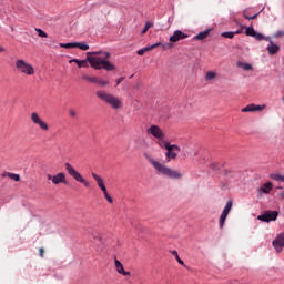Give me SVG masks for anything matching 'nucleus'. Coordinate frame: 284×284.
Segmentation results:
<instances>
[{"label": "nucleus", "instance_id": "obj_1", "mask_svg": "<svg viewBox=\"0 0 284 284\" xmlns=\"http://www.w3.org/2000/svg\"><path fill=\"white\" fill-rule=\"evenodd\" d=\"M87 54L88 55L102 54V58L87 57L85 60L73 59V60H70L69 63H77L78 68H88V63H90L91 68H93L94 70H106V72H112L116 70V67L112 64V62L108 61V59H110V52L94 51V52H88Z\"/></svg>", "mask_w": 284, "mask_h": 284}, {"label": "nucleus", "instance_id": "obj_2", "mask_svg": "<svg viewBox=\"0 0 284 284\" xmlns=\"http://www.w3.org/2000/svg\"><path fill=\"white\" fill-rule=\"evenodd\" d=\"M144 158L154 168L158 174H162V176H166L168 179H183V174L180 171L169 168L165 164L154 160L152 155L144 154Z\"/></svg>", "mask_w": 284, "mask_h": 284}, {"label": "nucleus", "instance_id": "obj_3", "mask_svg": "<svg viewBox=\"0 0 284 284\" xmlns=\"http://www.w3.org/2000/svg\"><path fill=\"white\" fill-rule=\"evenodd\" d=\"M95 97H98L100 101H103V103L110 105V108H112L113 110H121V108H123V102L121 101V99L112 93L103 90H98L95 92Z\"/></svg>", "mask_w": 284, "mask_h": 284}, {"label": "nucleus", "instance_id": "obj_4", "mask_svg": "<svg viewBox=\"0 0 284 284\" xmlns=\"http://www.w3.org/2000/svg\"><path fill=\"white\" fill-rule=\"evenodd\" d=\"M16 70L18 74H24V77H34L36 74L34 67L23 59L16 60Z\"/></svg>", "mask_w": 284, "mask_h": 284}, {"label": "nucleus", "instance_id": "obj_5", "mask_svg": "<svg viewBox=\"0 0 284 284\" xmlns=\"http://www.w3.org/2000/svg\"><path fill=\"white\" fill-rule=\"evenodd\" d=\"M64 168L68 172V174L70 176H72V179H74V181H77L78 183H82V185H84V187H90V182H88V180H85L83 178V175H81V173H79V171H77V169H74V166H72V164L70 163H65Z\"/></svg>", "mask_w": 284, "mask_h": 284}, {"label": "nucleus", "instance_id": "obj_6", "mask_svg": "<svg viewBox=\"0 0 284 284\" xmlns=\"http://www.w3.org/2000/svg\"><path fill=\"white\" fill-rule=\"evenodd\" d=\"M164 149L166 150V163H170V161H174V159L179 156V152H181V146L176 144H171L170 142H164Z\"/></svg>", "mask_w": 284, "mask_h": 284}, {"label": "nucleus", "instance_id": "obj_7", "mask_svg": "<svg viewBox=\"0 0 284 284\" xmlns=\"http://www.w3.org/2000/svg\"><path fill=\"white\" fill-rule=\"evenodd\" d=\"M146 134H151L156 141H164L165 140V132L163 129L156 124H152L148 130Z\"/></svg>", "mask_w": 284, "mask_h": 284}, {"label": "nucleus", "instance_id": "obj_8", "mask_svg": "<svg viewBox=\"0 0 284 284\" xmlns=\"http://www.w3.org/2000/svg\"><path fill=\"white\" fill-rule=\"evenodd\" d=\"M31 121L34 125H38L42 132H48L50 130V125H48V123L43 121L37 112L31 113Z\"/></svg>", "mask_w": 284, "mask_h": 284}, {"label": "nucleus", "instance_id": "obj_9", "mask_svg": "<svg viewBox=\"0 0 284 284\" xmlns=\"http://www.w3.org/2000/svg\"><path fill=\"white\" fill-rule=\"evenodd\" d=\"M48 181H51L53 185H60L63 183L64 185L68 184V180L65 179V173L59 172L55 175L47 174Z\"/></svg>", "mask_w": 284, "mask_h": 284}, {"label": "nucleus", "instance_id": "obj_10", "mask_svg": "<svg viewBox=\"0 0 284 284\" xmlns=\"http://www.w3.org/2000/svg\"><path fill=\"white\" fill-rule=\"evenodd\" d=\"M276 219H278V212L276 211H266L257 216V221H262L263 223H270L276 221Z\"/></svg>", "mask_w": 284, "mask_h": 284}, {"label": "nucleus", "instance_id": "obj_11", "mask_svg": "<svg viewBox=\"0 0 284 284\" xmlns=\"http://www.w3.org/2000/svg\"><path fill=\"white\" fill-rule=\"evenodd\" d=\"M246 37H253L256 41H270V37H265L263 33L257 32L252 27H247L245 31Z\"/></svg>", "mask_w": 284, "mask_h": 284}, {"label": "nucleus", "instance_id": "obj_12", "mask_svg": "<svg viewBox=\"0 0 284 284\" xmlns=\"http://www.w3.org/2000/svg\"><path fill=\"white\" fill-rule=\"evenodd\" d=\"M230 212H232V201H229L222 211L220 216V230H223L225 226V221L227 220V214H230Z\"/></svg>", "mask_w": 284, "mask_h": 284}, {"label": "nucleus", "instance_id": "obj_13", "mask_svg": "<svg viewBox=\"0 0 284 284\" xmlns=\"http://www.w3.org/2000/svg\"><path fill=\"white\" fill-rule=\"evenodd\" d=\"M187 34H185L183 31L181 30H175L173 32V34L169 38V41L171 43H178V41H182V39H187Z\"/></svg>", "mask_w": 284, "mask_h": 284}, {"label": "nucleus", "instance_id": "obj_14", "mask_svg": "<svg viewBox=\"0 0 284 284\" xmlns=\"http://www.w3.org/2000/svg\"><path fill=\"white\" fill-rule=\"evenodd\" d=\"M273 189L274 184H272V182H266L257 189V196H263V194H270Z\"/></svg>", "mask_w": 284, "mask_h": 284}, {"label": "nucleus", "instance_id": "obj_15", "mask_svg": "<svg viewBox=\"0 0 284 284\" xmlns=\"http://www.w3.org/2000/svg\"><path fill=\"white\" fill-rule=\"evenodd\" d=\"M268 43L270 44L266 47V50L268 54H271V57H273L274 54H278V52H281V47L274 43V41H272V38H270Z\"/></svg>", "mask_w": 284, "mask_h": 284}, {"label": "nucleus", "instance_id": "obj_16", "mask_svg": "<svg viewBox=\"0 0 284 284\" xmlns=\"http://www.w3.org/2000/svg\"><path fill=\"white\" fill-rule=\"evenodd\" d=\"M273 247L276 252H281L284 247V233H280L277 237L273 241Z\"/></svg>", "mask_w": 284, "mask_h": 284}, {"label": "nucleus", "instance_id": "obj_17", "mask_svg": "<svg viewBox=\"0 0 284 284\" xmlns=\"http://www.w3.org/2000/svg\"><path fill=\"white\" fill-rule=\"evenodd\" d=\"M266 105H258V104H248L245 108L242 109V112H263L265 110Z\"/></svg>", "mask_w": 284, "mask_h": 284}, {"label": "nucleus", "instance_id": "obj_18", "mask_svg": "<svg viewBox=\"0 0 284 284\" xmlns=\"http://www.w3.org/2000/svg\"><path fill=\"white\" fill-rule=\"evenodd\" d=\"M91 176L94 179V181L97 182L98 187H100V190L102 192H105V190H108V187H105V182H103L102 176H100L97 173H91Z\"/></svg>", "mask_w": 284, "mask_h": 284}, {"label": "nucleus", "instance_id": "obj_19", "mask_svg": "<svg viewBox=\"0 0 284 284\" xmlns=\"http://www.w3.org/2000/svg\"><path fill=\"white\" fill-rule=\"evenodd\" d=\"M114 265H115V270H116L118 274H121L122 276H130V272L125 271L121 261L115 258Z\"/></svg>", "mask_w": 284, "mask_h": 284}, {"label": "nucleus", "instance_id": "obj_20", "mask_svg": "<svg viewBox=\"0 0 284 284\" xmlns=\"http://www.w3.org/2000/svg\"><path fill=\"white\" fill-rule=\"evenodd\" d=\"M159 47H161V42H156L150 47L142 48L136 51V54H139V57H143L145 52H150V50H154L155 48H159Z\"/></svg>", "mask_w": 284, "mask_h": 284}, {"label": "nucleus", "instance_id": "obj_21", "mask_svg": "<svg viewBox=\"0 0 284 284\" xmlns=\"http://www.w3.org/2000/svg\"><path fill=\"white\" fill-rule=\"evenodd\" d=\"M210 29L200 32L199 34H196L193 39L194 41H203L205 39H207V37H210Z\"/></svg>", "mask_w": 284, "mask_h": 284}, {"label": "nucleus", "instance_id": "obj_22", "mask_svg": "<svg viewBox=\"0 0 284 284\" xmlns=\"http://www.w3.org/2000/svg\"><path fill=\"white\" fill-rule=\"evenodd\" d=\"M214 79H216V71H207L204 75V80L207 82L214 81Z\"/></svg>", "mask_w": 284, "mask_h": 284}, {"label": "nucleus", "instance_id": "obj_23", "mask_svg": "<svg viewBox=\"0 0 284 284\" xmlns=\"http://www.w3.org/2000/svg\"><path fill=\"white\" fill-rule=\"evenodd\" d=\"M3 176H9V179H12V181H16V182L21 181V176L17 173L7 172L3 174Z\"/></svg>", "mask_w": 284, "mask_h": 284}, {"label": "nucleus", "instance_id": "obj_24", "mask_svg": "<svg viewBox=\"0 0 284 284\" xmlns=\"http://www.w3.org/2000/svg\"><path fill=\"white\" fill-rule=\"evenodd\" d=\"M75 48H79V50H82L83 52L90 50V45L85 42H75Z\"/></svg>", "mask_w": 284, "mask_h": 284}, {"label": "nucleus", "instance_id": "obj_25", "mask_svg": "<svg viewBox=\"0 0 284 284\" xmlns=\"http://www.w3.org/2000/svg\"><path fill=\"white\" fill-rule=\"evenodd\" d=\"M239 68H242V70H245V72H250V70H252V64L250 63H245V62H239L237 63Z\"/></svg>", "mask_w": 284, "mask_h": 284}, {"label": "nucleus", "instance_id": "obj_26", "mask_svg": "<svg viewBox=\"0 0 284 284\" xmlns=\"http://www.w3.org/2000/svg\"><path fill=\"white\" fill-rule=\"evenodd\" d=\"M270 179H273V181H280V182L284 183V176L278 173H272L270 175Z\"/></svg>", "mask_w": 284, "mask_h": 284}, {"label": "nucleus", "instance_id": "obj_27", "mask_svg": "<svg viewBox=\"0 0 284 284\" xmlns=\"http://www.w3.org/2000/svg\"><path fill=\"white\" fill-rule=\"evenodd\" d=\"M95 83H97L98 85H100V88H105V85H110V81L103 80V79H101V78H98L97 81H95Z\"/></svg>", "mask_w": 284, "mask_h": 284}, {"label": "nucleus", "instance_id": "obj_28", "mask_svg": "<svg viewBox=\"0 0 284 284\" xmlns=\"http://www.w3.org/2000/svg\"><path fill=\"white\" fill-rule=\"evenodd\" d=\"M83 81H88L89 83H97V77H90V75H82Z\"/></svg>", "mask_w": 284, "mask_h": 284}, {"label": "nucleus", "instance_id": "obj_29", "mask_svg": "<svg viewBox=\"0 0 284 284\" xmlns=\"http://www.w3.org/2000/svg\"><path fill=\"white\" fill-rule=\"evenodd\" d=\"M60 48H65V50H70L72 48H75V42L60 43Z\"/></svg>", "mask_w": 284, "mask_h": 284}, {"label": "nucleus", "instance_id": "obj_30", "mask_svg": "<svg viewBox=\"0 0 284 284\" xmlns=\"http://www.w3.org/2000/svg\"><path fill=\"white\" fill-rule=\"evenodd\" d=\"M36 32H38V37H41L42 39H48V33L43 31L42 29L36 28Z\"/></svg>", "mask_w": 284, "mask_h": 284}, {"label": "nucleus", "instance_id": "obj_31", "mask_svg": "<svg viewBox=\"0 0 284 284\" xmlns=\"http://www.w3.org/2000/svg\"><path fill=\"white\" fill-rule=\"evenodd\" d=\"M243 17L246 18L248 21H252V20L256 19V17H258V13H256V14H254V16H250V14L247 13V10H245V11L243 12Z\"/></svg>", "mask_w": 284, "mask_h": 284}, {"label": "nucleus", "instance_id": "obj_32", "mask_svg": "<svg viewBox=\"0 0 284 284\" xmlns=\"http://www.w3.org/2000/svg\"><path fill=\"white\" fill-rule=\"evenodd\" d=\"M103 192L104 199H106L108 203H114V200L112 199V196H110V194L108 193V189H105Z\"/></svg>", "mask_w": 284, "mask_h": 284}, {"label": "nucleus", "instance_id": "obj_33", "mask_svg": "<svg viewBox=\"0 0 284 284\" xmlns=\"http://www.w3.org/2000/svg\"><path fill=\"white\" fill-rule=\"evenodd\" d=\"M154 24L152 22H146L143 30H142V34H145L148 32V30H150V28H153Z\"/></svg>", "mask_w": 284, "mask_h": 284}, {"label": "nucleus", "instance_id": "obj_34", "mask_svg": "<svg viewBox=\"0 0 284 284\" xmlns=\"http://www.w3.org/2000/svg\"><path fill=\"white\" fill-rule=\"evenodd\" d=\"M234 32L232 31H227V32H223L222 37H224L225 39H234Z\"/></svg>", "mask_w": 284, "mask_h": 284}, {"label": "nucleus", "instance_id": "obj_35", "mask_svg": "<svg viewBox=\"0 0 284 284\" xmlns=\"http://www.w3.org/2000/svg\"><path fill=\"white\" fill-rule=\"evenodd\" d=\"M160 45H161L162 49H164V50H172V48H174L173 42H169V43H165V44L161 43Z\"/></svg>", "mask_w": 284, "mask_h": 284}, {"label": "nucleus", "instance_id": "obj_36", "mask_svg": "<svg viewBox=\"0 0 284 284\" xmlns=\"http://www.w3.org/2000/svg\"><path fill=\"white\" fill-rule=\"evenodd\" d=\"M165 143H168V141H165V140L159 141L158 140L159 148H165Z\"/></svg>", "mask_w": 284, "mask_h": 284}, {"label": "nucleus", "instance_id": "obj_37", "mask_svg": "<svg viewBox=\"0 0 284 284\" xmlns=\"http://www.w3.org/2000/svg\"><path fill=\"white\" fill-rule=\"evenodd\" d=\"M274 37H275L276 39H278V38H281V37H284V31H277V32H275Z\"/></svg>", "mask_w": 284, "mask_h": 284}, {"label": "nucleus", "instance_id": "obj_38", "mask_svg": "<svg viewBox=\"0 0 284 284\" xmlns=\"http://www.w3.org/2000/svg\"><path fill=\"white\" fill-rule=\"evenodd\" d=\"M175 260L178 261V263L180 265H185V262H183V260H181V257L179 255H176Z\"/></svg>", "mask_w": 284, "mask_h": 284}, {"label": "nucleus", "instance_id": "obj_39", "mask_svg": "<svg viewBox=\"0 0 284 284\" xmlns=\"http://www.w3.org/2000/svg\"><path fill=\"white\" fill-rule=\"evenodd\" d=\"M69 114H70V116L74 118V116H77V111L71 109V110H69Z\"/></svg>", "mask_w": 284, "mask_h": 284}, {"label": "nucleus", "instance_id": "obj_40", "mask_svg": "<svg viewBox=\"0 0 284 284\" xmlns=\"http://www.w3.org/2000/svg\"><path fill=\"white\" fill-rule=\"evenodd\" d=\"M122 81H125V78H123V77H122V78H119V79L116 80V85H120Z\"/></svg>", "mask_w": 284, "mask_h": 284}, {"label": "nucleus", "instance_id": "obj_41", "mask_svg": "<svg viewBox=\"0 0 284 284\" xmlns=\"http://www.w3.org/2000/svg\"><path fill=\"white\" fill-rule=\"evenodd\" d=\"M44 252H45V251L43 250V247L39 248V254H40L41 258H43Z\"/></svg>", "mask_w": 284, "mask_h": 284}, {"label": "nucleus", "instance_id": "obj_42", "mask_svg": "<svg viewBox=\"0 0 284 284\" xmlns=\"http://www.w3.org/2000/svg\"><path fill=\"white\" fill-rule=\"evenodd\" d=\"M171 254H172V256H175V258H176V256H179V252H176V251H171Z\"/></svg>", "mask_w": 284, "mask_h": 284}, {"label": "nucleus", "instance_id": "obj_43", "mask_svg": "<svg viewBox=\"0 0 284 284\" xmlns=\"http://www.w3.org/2000/svg\"><path fill=\"white\" fill-rule=\"evenodd\" d=\"M278 196L282 199V201L284 202V192H281L280 194H278Z\"/></svg>", "mask_w": 284, "mask_h": 284}, {"label": "nucleus", "instance_id": "obj_44", "mask_svg": "<svg viewBox=\"0 0 284 284\" xmlns=\"http://www.w3.org/2000/svg\"><path fill=\"white\" fill-rule=\"evenodd\" d=\"M6 52V48L0 45V53Z\"/></svg>", "mask_w": 284, "mask_h": 284}, {"label": "nucleus", "instance_id": "obj_45", "mask_svg": "<svg viewBox=\"0 0 284 284\" xmlns=\"http://www.w3.org/2000/svg\"><path fill=\"white\" fill-rule=\"evenodd\" d=\"M243 31L242 30H237L234 32V34H241Z\"/></svg>", "mask_w": 284, "mask_h": 284}, {"label": "nucleus", "instance_id": "obj_46", "mask_svg": "<svg viewBox=\"0 0 284 284\" xmlns=\"http://www.w3.org/2000/svg\"><path fill=\"white\" fill-rule=\"evenodd\" d=\"M277 190H283V186H277Z\"/></svg>", "mask_w": 284, "mask_h": 284}]
</instances>
